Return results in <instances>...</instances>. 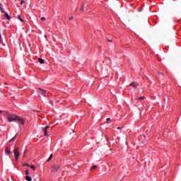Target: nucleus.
Here are the masks:
<instances>
[{
	"mask_svg": "<svg viewBox=\"0 0 181 181\" xmlns=\"http://www.w3.org/2000/svg\"><path fill=\"white\" fill-rule=\"evenodd\" d=\"M53 159V154H51L49 157V158L47 160V162H49V160H52Z\"/></svg>",
	"mask_w": 181,
	"mask_h": 181,
	"instance_id": "nucleus-12",
	"label": "nucleus"
},
{
	"mask_svg": "<svg viewBox=\"0 0 181 181\" xmlns=\"http://www.w3.org/2000/svg\"><path fill=\"white\" fill-rule=\"evenodd\" d=\"M84 9V6H83L81 8V11H83Z\"/></svg>",
	"mask_w": 181,
	"mask_h": 181,
	"instance_id": "nucleus-25",
	"label": "nucleus"
},
{
	"mask_svg": "<svg viewBox=\"0 0 181 181\" xmlns=\"http://www.w3.org/2000/svg\"><path fill=\"white\" fill-rule=\"evenodd\" d=\"M17 18H18L19 21H21V22H23V19H22V18L21 17V16H18L17 17Z\"/></svg>",
	"mask_w": 181,
	"mask_h": 181,
	"instance_id": "nucleus-16",
	"label": "nucleus"
},
{
	"mask_svg": "<svg viewBox=\"0 0 181 181\" xmlns=\"http://www.w3.org/2000/svg\"><path fill=\"white\" fill-rule=\"evenodd\" d=\"M0 11H1V12H2V13H5V12H6L4 8H2V6L0 7Z\"/></svg>",
	"mask_w": 181,
	"mask_h": 181,
	"instance_id": "nucleus-14",
	"label": "nucleus"
},
{
	"mask_svg": "<svg viewBox=\"0 0 181 181\" xmlns=\"http://www.w3.org/2000/svg\"><path fill=\"white\" fill-rule=\"evenodd\" d=\"M73 19H74V17H70V18H69V21H73Z\"/></svg>",
	"mask_w": 181,
	"mask_h": 181,
	"instance_id": "nucleus-23",
	"label": "nucleus"
},
{
	"mask_svg": "<svg viewBox=\"0 0 181 181\" xmlns=\"http://www.w3.org/2000/svg\"><path fill=\"white\" fill-rule=\"evenodd\" d=\"M25 180L27 181H32V177L29 175H26Z\"/></svg>",
	"mask_w": 181,
	"mask_h": 181,
	"instance_id": "nucleus-11",
	"label": "nucleus"
},
{
	"mask_svg": "<svg viewBox=\"0 0 181 181\" xmlns=\"http://www.w3.org/2000/svg\"><path fill=\"white\" fill-rule=\"evenodd\" d=\"M16 136H18V134H16L15 136H13V137L10 140V142H13V141H15V139H16Z\"/></svg>",
	"mask_w": 181,
	"mask_h": 181,
	"instance_id": "nucleus-13",
	"label": "nucleus"
},
{
	"mask_svg": "<svg viewBox=\"0 0 181 181\" xmlns=\"http://www.w3.org/2000/svg\"><path fill=\"white\" fill-rule=\"evenodd\" d=\"M108 42H112V40H108Z\"/></svg>",
	"mask_w": 181,
	"mask_h": 181,
	"instance_id": "nucleus-30",
	"label": "nucleus"
},
{
	"mask_svg": "<svg viewBox=\"0 0 181 181\" xmlns=\"http://www.w3.org/2000/svg\"><path fill=\"white\" fill-rule=\"evenodd\" d=\"M96 168H97V165H93V166L90 168V170H95Z\"/></svg>",
	"mask_w": 181,
	"mask_h": 181,
	"instance_id": "nucleus-17",
	"label": "nucleus"
},
{
	"mask_svg": "<svg viewBox=\"0 0 181 181\" xmlns=\"http://www.w3.org/2000/svg\"><path fill=\"white\" fill-rule=\"evenodd\" d=\"M1 112H2V111H1V110H0V114H1Z\"/></svg>",
	"mask_w": 181,
	"mask_h": 181,
	"instance_id": "nucleus-31",
	"label": "nucleus"
},
{
	"mask_svg": "<svg viewBox=\"0 0 181 181\" xmlns=\"http://www.w3.org/2000/svg\"><path fill=\"white\" fill-rule=\"evenodd\" d=\"M50 127L49 126L42 128V131L45 136H49V132H50Z\"/></svg>",
	"mask_w": 181,
	"mask_h": 181,
	"instance_id": "nucleus-5",
	"label": "nucleus"
},
{
	"mask_svg": "<svg viewBox=\"0 0 181 181\" xmlns=\"http://www.w3.org/2000/svg\"><path fill=\"white\" fill-rule=\"evenodd\" d=\"M139 12H142V10L140 8L139 11Z\"/></svg>",
	"mask_w": 181,
	"mask_h": 181,
	"instance_id": "nucleus-26",
	"label": "nucleus"
},
{
	"mask_svg": "<svg viewBox=\"0 0 181 181\" xmlns=\"http://www.w3.org/2000/svg\"><path fill=\"white\" fill-rule=\"evenodd\" d=\"M41 21H46V18L45 17L41 18Z\"/></svg>",
	"mask_w": 181,
	"mask_h": 181,
	"instance_id": "nucleus-22",
	"label": "nucleus"
},
{
	"mask_svg": "<svg viewBox=\"0 0 181 181\" xmlns=\"http://www.w3.org/2000/svg\"><path fill=\"white\" fill-rule=\"evenodd\" d=\"M38 62H39V63H40V64H45V60L42 58L38 59Z\"/></svg>",
	"mask_w": 181,
	"mask_h": 181,
	"instance_id": "nucleus-10",
	"label": "nucleus"
},
{
	"mask_svg": "<svg viewBox=\"0 0 181 181\" xmlns=\"http://www.w3.org/2000/svg\"><path fill=\"white\" fill-rule=\"evenodd\" d=\"M23 4H26V1L22 0L21 2V5H23Z\"/></svg>",
	"mask_w": 181,
	"mask_h": 181,
	"instance_id": "nucleus-21",
	"label": "nucleus"
},
{
	"mask_svg": "<svg viewBox=\"0 0 181 181\" xmlns=\"http://www.w3.org/2000/svg\"><path fill=\"white\" fill-rule=\"evenodd\" d=\"M144 99H145V97H144V96H141V97L137 98V100H144Z\"/></svg>",
	"mask_w": 181,
	"mask_h": 181,
	"instance_id": "nucleus-18",
	"label": "nucleus"
},
{
	"mask_svg": "<svg viewBox=\"0 0 181 181\" xmlns=\"http://www.w3.org/2000/svg\"><path fill=\"white\" fill-rule=\"evenodd\" d=\"M117 129H121V127H117Z\"/></svg>",
	"mask_w": 181,
	"mask_h": 181,
	"instance_id": "nucleus-28",
	"label": "nucleus"
},
{
	"mask_svg": "<svg viewBox=\"0 0 181 181\" xmlns=\"http://www.w3.org/2000/svg\"><path fill=\"white\" fill-rule=\"evenodd\" d=\"M13 153H14L15 160L18 161V159H19V156H21V153H19V148H14Z\"/></svg>",
	"mask_w": 181,
	"mask_h": 181,
	"instance_id": "nucleus-2",
	"label": "nucleus"
},
{
	"mask_svg": "<svg viewBox=\"0 0 181 181\" xmlns=\"http://www.w3.org/2000/svg\"><path fill=\"white\" fill-rule=\"evenodd\" d=\"M130 86L131 87H133V88H136V87H138V85L135 82L132 83Z\"/></svg>",
	"mask_w": 181,
	"mask_h": 181,
	"instance_id": "nucleus-8",
	"label": "nucleus"
},
{
	"mask_svg": "<svg viewBox=\"0 0 181 181\" xmlns=\"http://www.w3.org/2000/svg\"><path fill=\"white\" fill-rule=\"evenodd\" d=\"M25 175L26 176H28V175H29V170H25Z\"/></svg>",
	"mask_w": 181,
	"mask_h": 181,
	"instance_id": "nucleus-20",
	"label": "nucleus"
},
{
	"mask_svg": "<svg viewBox=\"0 0 181 181\" xmlns=\"http://www.w3.org/2000/svg\"><path fill=\"white\" fill-rule=\"evenodd\" d=\"M4 112L6 115L8 122H12V121H16V118L18 116L15 115H11L7 112Z\"/></svg>",
	"mask_w": 181,
	"mask_h": 181,
	"instance_id": "nucleus-1",
	"label": "nucleus"
},
{
	"mask_svg": "<svg viewBox=\"0 0 181 181\" xmlns=\"http://www.w3.org/2000/svg\"><path fill=\"white\" fill-rule=\"evenodd\" d=\"M60 165L59 164H54L51 166V169L52 172H59L60 170Z\"/></svg>",
	"mask_w": 181,
	"mask_h": 181,
	"instance_id": "nucleus-4",
	"label": "nucleus"
},
{
	"mask_svg": "<svg viewBox=\"0 0 181 181\" xmlns=\"http://www.w3.org/2000/svg\"><path fill=\"white\" fill-rule=\"evenodd\" d=\"M108 121H111V118H107V122H108Z\"/></svg>",
	"mask_w": 181,
	"mask_h": 181,
	"instance_id": "nucleus-24",
	"label": "nucleus"
},
{
	"mask_svg": "<svg viewBox=\"0 0 181 181\" xmlns=\"http://www.w3.org/2000/svg\"><path fill=\"white\" fill-rule=\"evenodd\" d=\"M2 6V4H0V8Z\"/></svg>",
	"mask_w": 181,
	"mask_h": 181,
	"instance_id": "nucleus-29",
	"label": "nucleus"
},
{
	"mask_svg": "<svg viewBox=\"0 0 181 181\" xmlns=\"http://www.w3.org/2000/svg\"><path fill=\"white\" fill-rule=\"evenodd\" d=\"M4 16L6 18V19H8V21H11V16H9V15L8 14V13L4 12Z\"/></svg>",
	"mask_w": 181,
	"mask_h": 181,
	"instance_id": "nucleus-7",
	"label": "nucleus"
},
{
	"mask_svg": "<svg viewBox=\"0 0 181 181\" xmlns=\"http://www.w3.org/2000/svg\"><path fill=\"white\" fill-rule=\"evenodd\" d=\"M45 39H47V35H45Z\"/></svg>",
	"mask_w": 181,
	"mask_h": 181,
	"instance_id": "nucleus-27",
	"label": "nucleus"
},
{
	"mask_svg": "<svg viewBox=\"0 0 181 181\" xmlns=\"http://www.w3.org/2000/svg\"><path fill=\"white\" fill-rule=\"evenodd\" d=\"M37 93L39 94L40 98H42V97H46V90L42 88H37Z\"/></svg>",
	"mask_w": 181,
	"mask_h": 181,
	"instance_id": "nucleus-3",
	"label": "nucleus"
},
{
	"mask_svg": "<svg viewBox=\"0 0 181 181\" xmlns=\"http://www.w3.org/2000/svg\"><path fill=\"white\" fill-rule=\"evenodd\" d=\"M16 121H18V122H19V124H21L22 125H23V124H25V119L22 118V117H19L17 116Z\"/></svg>",
	"mask_w": 181,
	"mask_h": 181,
	"instance_id": "nucleus-6",
	"label": "nucleus"
},
{
	"mask_svg": "<svg viewBox=\"0 0 181 181\" xmlns=\"http://www.w3.org/2000/svg\"><path fill=\"white\" fill-rule=\"evenodd\" d=\"M23 166H28L29 168L30 165L28 163H23Z\"/></svg>",
	"mask_w": 181,
	"mask_h": 181,
	"instance_id": "nucleus-19",
	"label": "nucleus"
},
{
	"mask_svg": "<svg viewBox=\"0 0 181 181\" xmlns=\"http://www.w3.org/2000/svg\"><path fill=\"white\" fill-rule=\"evenodd\" d=\"M29 168H31L33 170H36V167H35V165H30Z\"/></svg>",
	"mask_w": 181,
	"mask_h": 181,
	"instance_id": "nucleus-15",
	"label": "nucleus"
},
{
	"mask_svg": "<svg viewBox=\"0 0 181 181\" xmlns=\"http://www.w3.org/2000/svg\"><path fill=\"white\" fill-rule=\"evenodd\" d=\"M6 153H8V155H10V153H12V151H11V148L6 147V149L5 151Z\"/></svg>",
	"mask_w": 181,
	"mask_h": 181,
	"instance_id": "nucleus-9",
	"label": "nucleus"
}]
</instances>
